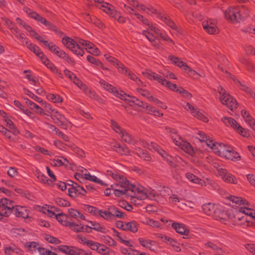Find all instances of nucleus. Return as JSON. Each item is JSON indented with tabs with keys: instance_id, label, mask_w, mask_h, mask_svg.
Masks as SVG:
<instances>
[{
	"instance_id": "obj_28",
	"label": "nucleus",
	"mask_w": 255,
	"mask_h": 255,
	"mask_svg": "<svg viewBox=\"0 0 255 255\" xmlns=\"http://www.w3.org/2000/svg\"><path fill=\"white\" fill-rule=\"evenodd\" d=\"M67 217H69L77 221L86 220L85 216L79 210L73 208L67 209Z\"/></svg>"
},
{
	"instance_id": "obj_37",
	"label": "nucleus",
	"mask_w": 255,
	"mask_h": 255,
	"mask_svg": "<svg viewBox=\"0 0 255 255\" xmlns=\"http://www.w3.org/2000/svg\"><path fill=\"white\" fill-rule=\"evenodd\" d=\"M13 207V202L12 200L5 198L0 199V208L2 210H7L6 211H9V215Z\"/></svg>"
},
{
	"instance_id": "obj_2",
	"label": "nucleus",
	"mask_w": 255,
	"mask_h": 255,
	"mask_svg": "<svg viewBox=\"0 0 255 255\" xmlns=\"http://www.w3.org/2000/svg\"><path fill=\"white\" fill-rule=\"evenodd\" d=\"M134 14L136 16L137 18L142 22V24L146 27L145 29L142 30L141 34L145 36L153 45L156 46V36L155 34L160 37L168 44H174L173 40L166 33L159 29L155 24H153L141 14L136 13H135Z\"/></svg>"
},
{
	"instance_id": "obj_39",
	"label": "nucleus",
	"mask_w": 255,
	"mask_h": 255,
	"mask_svg": "<svg viewBox=\"0 0 255 255\" xmlns=\"http://www.w3.org/2000/svg\"><path fill=\"white\" fill-rule=\"evenodd\" d=\"M24 100H25L26 104L30 107L31 110H35V112L36 113L41 116L45 115L44 109L40 107L35 103L29 100L27 98H24Z\"/></svg>"
},
{
	"instance_id": "obj_50",
	"label": "nucleus",
	"mask_w": 255,
	"mask_h": 255,
	"mask_svg": "<svg viewBox=\"0 0 255 255\" xmlns=\"http://www.w3.org/2000/svg\"><path fill=\"white\" fill-rule=\"evenodd\" d=\"M47 99L55 104L61 103L63 102V99L61 96L56 94L48 93L46 95Z\"/></svg>"
},
{
	"instance_id": "obj_35",
	"label": "nucleus",
	"mask_w": 255,
	"mask_h": 255,
	"mask_svg": "<svg viewBox=\"0 0 255 255\" xmlns=\"http://www.w3.org/2000/svg\"><path fill=\"white\" fill-rule=\"evenodd\" d=\"M97 7L109 14L111 17H112V15H114L116 11L112 5L106 2H102V3L97 5Z\"/></svg>"
},
{
	"instance_id": "obj_5",
	"label": "nucleus",
	"mask_w": 255,
	"mask_h": 255,
	"mask_svg": "<svg viewBox=\"0 0 255 255\" xmlns=\"http://www.w3.org/2000/svg\"><path fill=\"white\" fill-rule=\"evenodd\" d=\"M217 90L220 95L219 100L222 104L226 105L232 111L237 108V102L227 93L224 89L219 86L217 87Z\"/></svg>"
},
{
	"instance_id": "obj_17",
	"label": "nucleus",
	"mask_w": 255,
	"mask_h": 255,
	"mask_svg": "<svg viewBox=\"0 0 255 255\" xmlns=\"http://www.w3.org/2000/svg\"><path fill=\"white\" fill-rule=\"evenodd\" d=\"M225 18L232 22H238L241 19V14L239 7H229L224 13Z\"/></svg>"
},
{
	"instance_id": "obj_12",
	"label": "nucleus",
	"mask_w": 255,
	"mask_h": 255,
	"mask_svg": "<svg viewBox=\"0 0 255 255\" xmlns=\"http://www.w3.org/2000/svg\"><path fill=\"white\" fill-rule=\"evenodd\" d=\"M207 143V146L210 147L216 154L223 158L225 157L229 145L221 142H215L213 140H208Z\"/></svg>"
},
{
	"instance_id": "obj_7",
	"label": "nucleus",
	"mask_w": 255,
	"mask_h": 255,
	"mask_svg": "<svg viewBox=\"0 0 255 255\" xmlns=\"http://www.w3.org/2000/svg\"><path fill=\"white\" fill-rule=\"evenodd\" d=\"M169 58L173 64L179 67L181 70L184 71L189 77L195 79H198L200 77V75L198 72L191 69L179 58L174 56H170Z\"/></svg>"
},
{
	"instance_id": "obj_51",
	"label": "nucleus",
	"mask_w": 255,
	"mask_h": 255,
	"mask_svg": "<svg viewBox=\"0 0 255 255\" xmlns=\"http://www.w3.org/2000/svg\"><path fill=\"white\" fill-rule=\"evenodd\" d=\"M3 250L6 255H11L13 253L19 254L21 252V250L13 244L4 247Z\"/></svg>"
},
{
	"instance_id": "obj_60",
	"label": "nucleus",
	"mask_w": 255,
	"mask_h": 255,
	"mask_svg": "<svg viewBox=\"0 0 255 255\" xmlns=\"http://www.w3.org/2000/svg\"><path fill=\"white\" fill-rule=\"evenodd\" d=\"M67 227L75 232H82L84 230V227L81 224H76L73 222H70L68 223Z\"/></svg>"
},
{
	"instance_id": "obj_38",
	"label": "nucleus",
	"mask_w": 255,
	"mask_h": 255,
	"mask_svg": "<svg viewBox=\"0 0 255 255\" xmlns=\"http://www.w3.org/2000/svg\"><path fill=\"white\" fill-rule=\"evenodd\" d=\"M241 115L245 122L255 131V120L250 114L246 110H243L241 111Z\"/></svg>"
},
{
	"instance_id": "obj_57",
	"label": "nucleus",
	"mask_w": 255,
	"mask_h": 255,
	"mask_svg": "<svg viewBox=\"0 0 255 255\" xmlns=\"http://www.w3.org/2000/svg\"><path fill=\"white\" fill-rule=\"evenodd\" d=\"M5 122L6 123V126L12 130L13 134L17 135L19 133L18 129L9 118H5Z\"/></svg>"
},
{
	"instance_id": "obj_26",
	"label": "nucleus",
	"mask_w": 255,
	"mask_h": 255,
	"mask_svg": "<svg viewBox=\"0 0 255 255\" xmlns=\"http://www.w3.org/2000/svg\"><path fill=\"white\" fill-rule=\"evenodd\" d=\"M171 226L178 234L181 235L188 236L189 233V230L188 227L183 223L174 222L172 221Z\"/></svg>"
},
{
	"instance_id": "obj_33",
	"label": "nucleus",
	"mask_w": 255,
	"mask_h": 255,
	"mask_svg": "<svg viewBox=\"0 0 255 255\" xmlns=\"http://www.w3.org/2000/svg\"><path fill=\"white\" fill-rule=\"evenodd\" d=\"M115 237H117V239L119 242L125 246L131 248L133 247V241L129 239L125 235L121 234L118 232H116L115 233Z\"/></svg>"
},
{
	"instance_id": "obj_1",
	"label": "nucleus",
	"mask_w": 255,
	"mask_h": 255,
	"mask_svg": "<svg viewBox=\"0 0 255 255\" xmlns=\"http://www.w3.org/2000/svg\"><path fill=\"white\" fill-rule=\"evenodd\" d=\"M107 174L113 179L115 182L112 186L116 196L121 197L130 191L133 197L139 200H144L148 197L147 190L140 185L130 184L122 174L113 170H108Z\"/></svg>"
},
{
	"instance_id": "obj_11",
	"label": "nucleus",
	"mask_w": 255,
	"mask_h": 255,
	"mask_svg": "<svg viewBox=\"0 0 255 255\" xmlns=\"http://www.w3.org/2000/svg\"><path fill=\"white\" fill-rule=\"evenodd\" d=\"M222 122L227 126H230L242 136L248 137L250 135V132L247 129L242 128L237 122L231 117H223Z\"/></svg>"
},
{
	"instance_id": "obj_30",
	"label": "nucleus",
	"mask_w": 255,
	"mask_h": 255,
	"mask_svg": "<svg viewBox=\"0 0 255 255\" xmlns=\"http://www.w3.org/2000/svg\"><path fill=\"white\" fill-rule=\"evenodd\" d=\"M138 241L143 248L150 251L154 252L155 251V242L145 238H139Z\"/></svg>"
},
{
	"instance_id": "obj_61",
	"label": "nucleus",
	"mask_w": 255,
	"mask_h": 255,
	"mask_svg": "<svg viewBox=\"0 0 255 255\" xmlns=\"http://www.w3.org/2000/svg\"><path fill=\"white\" fill-rule=\"evenodd\" d=\"M24 247L31 252H35L36 250H38L39 245L35 242H26L24 244Z\"/></svg>"
},
{
	"instance_id": "obj_22",
	"label": "nucleus",
	"mask_w": 255,
	"mask_h": 255,
	"mask_svg": "<svg viewBox=\"0 0 255 255\" xmlns=\"http://www.w3.org/2000/svg\"><path fill=\"white\" fill-rule=\"evenodd\" d=\"M218 175L221 176L222 179L227 183L237 184L238 182L237 178L225 168H219Z\"/></svg>"
},
{
	"instance_id": "obj_14",
	"label": "nucleus",
	"mask_w": 255,
	"mask_h": 255,
	"mask_svg": "<svg viewBox=\"0 0 255 255\" xmlns=\"http://www.w3.org/2000/svg\"><path fill=\"white\" fill-rule=\"evenodd\" d=\"M1 19L4 22L5 25L11 30L13 34L21 41V42L27 44V38L24 34L20 33L19 29L15 26V25L9 19L5 17H1Z\"/></svg>"
},
{
	"instance_id": "obj_43",
	"label": "nucleus",
	"mask_w": 255,
	"mask_h": 255,
	"mask_svg": "<svg viewBox=\"0 0 255 255\" xmlns=\"http://www.w3.org/2000/svg\"><path fill=\"white\" fill-rule=\"evenodd\" d=\"M41 62L47 67V68L49 69L53 73L61 76V73L58 69L52 64L50 60L46 56L42 58Z\"/></svg>"
},
{
	"instance_id": "obj_27",
	"label": "nucleus",
	"mask_w": 255,
	"mask_h": 255,
	"mask_svg": "<svg viewBox=\"0 0 255 255\" xmlns=\"http://www.w3.org/2000/svg\"><path fill=\"white\" fill-rule=\"evenodd\" d=\"M13 212L17 217H20L24 219L29 218V210L26 207L20 206H16L13 208Z\"/></svg>"
},
{
	"instance_id": "obj_41",
	"label": "nucleus",
	"mask_w": 255,
	"mask_h": 255,
	"mask_svg": "<svg viewBox=\"0 0 255 255\" xmlns=\"http://www.w3.org/2000/svg\"><path fill=\"white\" fill-rule=\"evenodd\" d=\"M109 210L111 218L113 217L119 219H124L126 216L124 213H123L119 208L114 206H111L109 207Z\"/></svg>"
},
{
	"instance_id": "obj_3",
	"label": "nucleus",
	"mask_w": 255,
	"mask_h": 255,
	"mask_svg": "<svg viewBox=\"0 0 255 255\" xmlns=\"http://www.w3.org/2000/svg\"><path fill=\"white\" fill-rule=\"evenodd\" d=\"M128 4L133 7L136 8L138 10L145 12L148 14H155L161 21L174 30H177V27L174 22L170 19V17L165 14H162L157 9L151 6H146L143 4H140L134 0H126Z\"/></svg>"
},
{
	"instance_id": "obj_34",
	"label": "nucleus",
	"mask_w": 255,
	"mask_h": 255,
	"mask_svg": "<svg viewBox=\"0 0 255 255\" xmlns=\"http://www.w3.org/2000/svg\"><path fill=\"white\" fill-rule=\"evenodd\" d=\"M22 44L27 45L28 48L31 51H32L36 56H37L41 60H42V58L46 57V55L43 53L40 48L35 44L33 43H28V40L27 39V44H25L24 42H21Z\"/></svg>"
},
{
	"instance_id": "obj_23",
	"label": "nucleus",
	"mask_w": 255,
	"mask_h": 255,
	"mask_svg": "<svg viewBox=\"0 0 255 255\" xmlns=\"http://www.w3.org/2000/svg\"><path fill=\"white\" fill-rule=\"evenodd\" d=\"M244 212L240 211V208L235 213L232 212L229 213V218L235 224L237 225H243L244 223H246L247 219L242 214Z\"/></svg>"
},
{
	"instance_id": "obj_29",
	"label": "nucleus",
	"mask_w": 255,
	"mask_h": 255,
	"mask_svg": "<svg viewBox=\"0 0 255 255\" xmlns=\"http://www.w3.org/2000/svg\"><path fill=\"white\" fill-rule=\"evenodd\" d=\"M219 206L211 203L205 204L203 205L202 209L204 213L210 216H214L218 214Z\"/></svg>"
},
{
	"instance_id": "obj_18",
	"label": "nucleus",
	"mask_w": 255,
	"mask_h": 255,
	"mask_svg": "<svg viewBox=\"0 0 255 255\" xmlns=\"http://www.w3.org/2000/svg\"><path fill=\"white\" fill-rule=\"evenodd\" d=\"M182 106L185 110L189 112L194 117L204 122H208V118L201 111H200L199 109L194 108L189 103H185L183 104Z\"/></svg>"
},
{
	"instance_id": "obj_53",
	"label": "nucleus",
	"mask_w": 255,
	"mask_h": 255,
	"mask_svg": "<svg viewBox=\"0 0 255 255\" xmlns=\"http://www.w3.org/2000/svg\"><path fill=\"white\" fill-rule=\"evenodd\" d=\"M76 240L77 242L81 244L86 245L91 249L94 243V241L88 240L85 237L82 235H78L76 237Z\"/></svg>"
},
{
	"instance_id": "obj_46",
	"label": "nucleus",
	"mask_w": 255,
	"mask_h": 255,
	"mask_svg": "<svg viewBox=\"0 0 255 255\" xmlns=\"http://www.w3.org/2000/svg\"><path fill=\"white\" fill-rule=\"evenodd\" d=\"M13 104L20 111L22 112L28 117L31 118H34L33 114L29 110L23 106L19 101L15 100L13 101Z\"/></svg>"
},
{
	"instance_id": "obj_6",
	"label": "nucleus",
	"mask_w": 255,
	"mask_h": 255,
	"mask_svg": "<svg viewBox=\"0 0 255 255\" xmlns=\"http://www.w3.org/2000/svg\"><path fill=\"white\" fill-rule=\"evenodd\" d=\"M217 90L220 95L219 100L222 104L226 105L232 111L237 108V102L227 93L224 89L219 86L217 87Z\"/></svg>"
},
{
	"instance_id": "obj_10",
	"label": "nucleus",
	"mask_w": 255,
	"mask_h": 255,
	"mask_svg": "<svg viewBox=\"0 0 255 255\" xmlns=\"http://www.w3.org/2000/svg\"><path fill=\"white\" fill-rule=\"evenodd\" d=\"M141 144L144 147L148 148L152 151L158 153L165 160L169 163L172 162V157L169 155L165 151L161 148L156 143L148 142L145 140H141Z\"/></svg>"
},
{
	"instance_id": "obj_20",
	"label": "nucleus",
	"mask_w": 255,
	"mask_h": 255,
	"mask_svg": "<svg viewBox=\"0 0 255 255\" xmlns=\"http://www.w3.org/2000/svg\"><path fill=\"white\" fill-rule=\"evenodd\" d=\"M91 250L97 251L102 255H115V252L103 244L94 242Z\"/></svg>"
},
{
	"instance_id": "obj_13",
	"label": "nucleus",
	"mask_w": 255,
	"mask_h": 255,
	"mask_svg": "<svg viewBox=\"0 0 255 255\" xmlns=\"http://www.w3.org/2000/svg\"><path fill=\"white\" fill-rule=\"evenodd\" d=\"M53 122L63 129H67L71 126V123L68 121L65 116L60 113L57 109L50 116Z\"/></svg>"
},
{
	"instance_id": "obj_4",
	"label": "nucleus",
	"mask_w": 255,
	"mask_h": 255,
	"mask_svg": "<svg viewBox=\"0 0 255 255\" xmlns=\"http://www.w3.org/2000/svg\"><path fill=\"white\" fill-rule=\"evenodd\" d=\"M141 74L145 77L150 80H156L162 86H165L168 89L179 92L181 94L184 98L190 99L191 98V95L187 91L182 88H177L176 84H172L165 79L158 75L157 73L153 72L150 70L145 69L141 72Z\"/></svg>"
},
{
	"instance_id": "obj_44",
	"label": "nucleus",
	"mask_w": 255,
	"mask_h": 255,
	"mask_svg": "<svg viewBox=\"0 0 255 255\" xmlns=\"http://www.w3.org/2000/svg\"><path fill=\"white\" fill-rule=\"evenodd\" d=\"M138 227L139 224L138 223L134 220H131L129 222H127L125 231L135 234L138 231Z\"/></svg>"
},
{
	"instance_id": "obj_59",
	"label": "nucleus",
	"mask_w": 255,
	"mask_h": 255,
	"mask_svg": "<svg viewBox=\"0 0 255 255\" xmlns=\"http://www.w3.org/2000/svg\"><path fill=\"white\" fill-rule=\"evenodd\" d=\"M84 179H86L101 185H104V183L103 181L97 178L96 176L91 175L88 172H87L86 174H85Z\"/></svg>"
},
{
	"instance_id": "obj_48",
	"label": "nucleus",
	"mask_w": 255,
	"mask_h": 255,
	"mask_svg": "<svg viewBox=\"0 0 255 255\" xmlns=\"http://www.w3.org/2000/svg\"><path fill=\"white\" fill-rule=\"evenodd\" d=\"M179 147L192 156L194 155L195 153L194 150L191 145L186 141L183 140Z\"/></svg>"
},
{
	"instance_id": "obj_36",
	"label": "nucleus",
	"mask_w": 255,
	"mask_h": 255,
	"mask_svg": "<svg viewBox=\"0 0 255 255\" xmlns=\"http://www.w3.org/2000/svg\"><path fill=\"white\" fill-rule=\"evenodd\" d=\"M225 158L237 161L241 159V156L239 153L235 151L233 147L229 146Z\"/></svg>"
},
{
	"instance_id": "obj_9",
	"label": "nucleus",
	"mask_w": 255,
	"mask_h": 255,
	"mask_svg": "<svg viewBox=\"0 0 255 255\" xmlns=\"http://www.w3.org/2000/svg\"><path fill=\"white\" fill-rule=\"evenodd\" d=\"M64 73L67 77L72 81L73 83L80 89L83 90L86 94L88 95L91 98H95L94 93L92 92L86 85L78 79L74 73L67 69L64 70Z\"/></svg>"
},
{
	"instance_id": "obj_25",
	"label": "nucleus",
	"mask_w": 255,
	"mask_h": 255,
	"mask_svg": "<svg viewBox=\"0 0 255 255\" xmlns=\"http://www.w3.org/2000/svg\"><path fill=\"white\" fill-rule=\"evenodd\" d=\"M165 131L170 135L175 145L179 147V146L181 145L184 140L177 134L175 129L169 127H166L165 128Z\"/></svg>"
},
{
	"instance_id": "obj_19",
	"label": "nucleus",
	"mask_w": 255,
	"mask_h": 255,
	"mask_svg": "<svg viewBox=\"0 0 255 255\" xmlns=\"http://www.w3.org/2000/svg\"><path fill=\"white\" fill-rule=\"evenodd\" d=\"M202 25L204 30L210 34H215L219 32L216 21L214 19L207 18L203 21Z\"/></svg>"
},
{
	"instance_id": "obj_8",
	"label": "nucleus",
	"mask_w": 255,
	"mask_h": 255,
	"mask_svg": "<svg viewBox=\"0 0 255 255\" xmlns=\"http://www.w3.org/2000/svg\"><path fill=\"white\" fill-rule=\"evenodd\" d=\"M80 39H79L77 41H75L72 38L66 36L63 38L62 42L66 48H68L75 54L83 56L84 51L81 47V44L79 43Z\"/></svg>"
},
{
	"instance_id": "obj_31",
	"label": "nucleus",
	"mask_w": 255,
	"mask_h": 255,
	"mask_svg": "<svg viewBox=\"0 0 255 255\" xmlns=\"http://www.w3.org/2000/svg\"><path fill=\"white\" fill-rule=\"evenodd\" d=\"M105 59L110 63L116 66L121 73H126L127 68L120 62H119L116 58L111 56L105 54L104 55Z\"/></svg>"
},
{
	"instance_id": "obj_24",
	"label": "nucleus",
	"mask_w": 255,
	"mask_h": 255,
	"mask_svg": "<svg viewBox=\"0 0 255 255\" xmlns=\"http://www.w3.org/2000/svg\"><path fill=\"white\" fill-rule=\"evenodd\" d=\"M79 43L81 44V46H84L89 53L95 56L100 55V52L99 49L91 42L83 39H80Z\"/></svg>"
},
{
	"instance_id": "obj_40",
	"label": "nucleus",
	"mask_w": 255,
	"mask_h": 255,
	"mask_svg": "<svg viewBox=\"0 0 255 255\" xmlns=\"http://www.w3.org/2000/svg\"><path fill=\"white\" fill-rule=\"evenodd\" d=\"M85 221L90 224V225H87V226L90 229L103 233H106L108 231L105 226L101 225L98 222L95 221H88L86 219Z\"/></svg>"
},
{
	"instance_id": "obj_49",
	"label": "nucleus",
	"mask_w": 255,
	"mask_h": 255,
	"mask_svg": "<svg viewBox=\"0 0 255 255\" xmlns=\"http://www.w3.org/2000/svg\"><path fill=\"white\" fill-rule=\"evenodd\" d=\"M141 222L143 224L149 226L152 228H161V226L159 222L147 217L144 218Z\"/></svg>"
},
{
	"instance_id": "obj_56",
	"label": "nucleus",
	"mask_w": 255,
	"mask_h": 255,
	"mask_svg": "<svg viewBox=\"0 0 255 255\" xmlns=\"http://www.w3.org/2000/svg\"><path fill=\"white\" fill-rule=\"evenodd\" d=\"M41 106L43 107V109H44V111L45 113V115L47 116L50 117L54 113V111L56 110V109L53 108L50 104L47 103L46 101L42 103Z\"/></svg>"
},
{
	"instance_id": "obj_21",
	"label": "nucleus",
	"mask_w": 255,
	"mask_h": 255,
	"mask_svg": "<svg viewBox=\"0 0 255 255\" xmlns=\"http://www.w3.org/2000/svg\"><path fill=\"white\" fill-rule=\"evenodd\" d=\"M71 182L72 183V186L68 189V194L70 196L75 197L79 194L83 196L86 195L87 191L83 187L73 181Z\"/></svg>"
},
{
	"instance_id": "obj_58",
	"label": "nucleus",
	"mask_w": 255,
	"mask_h": 255,
	"mask_svg": "<svg viewBox=\"0 0 255 255\" xmlns=\"http://www.w3.org/2000/svg\"><path fill=\"white\" fill-rule=\"evenodd\" d=\"M145 109L147 113L153 115L156 117H162L163 116L162 113H160L158 110H157L155 108L150 105H145Z\"/></svg>"
},
{
	"instance_id": "obj_15",
	"label": "nucleus",
	"mask_w": 255,
	"mask_h": 255,
	"mask_svg": "<svg viewBox=\"0 0 255 255\" xmlns=\"http://www.w3.org/2000/svg\"><path fill=\"white\" fill-rule=\"evenodd\" d=\"M198 172V171L197 169H194L193 173L190 172H186L185 176L186 179L190 182L201 186H206L210 181L209 179L206 178V179H203L200 178L195 175V174H197Z\"/></svg>"
},
{
	"instance_id": "obj_45",
	"label": "nucleus",
	"mask_w": 255,
	"mask_h": 255,
	"mask_svg": "<svg viewBox=\"0 0 255 255\" xmlns=\"http://www.w3.org/2000/svg\"><path fill=\"white\" fill-rule=\"evenodd\" d=\"M133 148L134 150L135 153L139 157L146 161H150L151 160V156L146 150H142L136 146L133 147Z\"/></svg>"
},
{
	"instance_id": "obj_63",
	"label": "nucleus",
	"mask_w": 255,
	"mask_h": 255,
	"mask_svg": "<svg viewBox=\"0 0 255 255\" xmlns=\"http://www.w3.org/2000/svg\"><path fill=\"white\" fill-rule=\"evenodd\" d=\"M240 211L244 212L246 215H248L255 219V210L249 208V206L240 207Z\"/></svg>"
},
{
	"instance_id": "obj_64",
	"label": "nucleus",
	"mask_w": 255,
	"mask_h": 255,
	"mask_svg": "<svg viewBox=\"0 0 255 255\" xmlns=\"http://www.w3.org/2000/svg\"><path fill=\"white\" fill-rule=\"evenodd\" d=\"M54 202L57 205L61 207H69L70 206V203L62 198H55Z\"/></svg>"
},
{
	"instance_id": "obj_52",
	"label": "nucleus",
	"mask_w": 255,
	"mask_h": 255,
	"mask_svg": "<svg viewBox=\"0 0 255 255\" xmlns=\"http://www.w3.org/2000/svg\"><path fill=\"white\" fill-rule=\"evenodd\" d=\"M31 37L35 38L40 43H42L44 46L47 47L48 48H49L50 45L53 43L51 41L44 39L42 36L39 35L36 31L33 32V34L32 35Z\"/></svg>"
},
{
	"instance_id": "obj_16",
	"label": "nucleus",
	"mask_w": 255,
	"mask_h": 255,
	"mask_svg": "<svg viewBox=\"0 0 255 255\" xmlns=\"http://www.w3.org/2000/svg\"><path fill=\"white\" fill-rule=\"evenodd\" d=\"M113 94L114 96L121 99V100L128 101L129 102L132 103L133 105H136L139 106H143L144 107V105H143V102L142 101L138 100L134 97L130 96L128 95H127L123 91H119L115 89Z\"/></svg>"
},
{
	"instance_id": "obj_55",
	"label": "nucleus",
	"mask_w": 255,
	"mask_h": 255,
	"mask_svg": "<svg viewBox=\"0 0 255 255\" xmlns=\"http://www.w3.org/2000/svg\"><path fill=\"white\" fill-rule=\"evenodd\" d=\"M229 199L233 203L238 205H243L244 207L248 206L249 203L246 200H243L241 197H237L235 196L230 195L228 197Z\"/></svg>"
},
{
	"instance_id": "obj_62",
	"label": "nucleus",
	"mask_w": 255,
	"mask_h": 255,
	"mask_svg": "<svg viewBox=\"0 0 255 255\" xmlns=\"http://www.w3.org/2000/svg\"><path fill=\"white\" fill-rule=\"evenodd\" d=\"M85 18L87 21L94 23L100 28H102L103 26V25L101 23L100 20H99L96 16L94 15H91L90 14H88L86 15Z\"/></svg>"
},
{
	"instance_id": "obj_54",
	"label": "nucleus",
	"mask_w": 255,
	"mask_h": 255,
	"mask_svg": "<svg viewBox=\"0 0 255 255\" xmlns=\"http://www.w3.org/2000/svg\"><path fill=\"white\" fill-rule=\"evenodd\" d=\"M67 215L66 214L60 213L55 215L56 219L62 225L67 227L70 221L66 220Z\"/></svg>"
},
{
	"instance_id": "obj_47",
	"label": "nucleus",
	"mask_w": 255,
	"mask_h": 255,
	"mask_svg": "<svg viewBox=\"0 0 255 255\" xmlns=\"http://www.w3.org/2000/svg\"><path fill=\"white\" fill-rule=\"evenodd\" d=\"M68 163V160L62 156L56 157L51 161V164L56 166H67Z\"/></svg>"
},
{
	"instance_id": "obj_32",
	"label": "nucleus",
	"mask_w": 255,
	"mask_h": 255,
	"mask_svg": "<svg viewBox=\"0 0 255 255\" xmlns=\"http://www.w3.org/2000/svg\"><path fill=\"white\" fill-rule=\"evenodd\" d=\"M33 14L34 15H33L32 18L44 24L48 29L56 31V27L52 23L47 21L44 17L41 16L37 13H34Z\"/></svg>"
},
{
	"instance_id": "obj_42",
	"label": "nucleus",
	"mask_w": 255,
	"mask_h": 255,
	"mask_svg": "<svg viewBox=\"0 0 255 255\" xmlns=\"http://www.w3.org/2000/svg\"><path fill=\"white\" fill-rule=\"evenodd\" d=\"M119 135L121 136L123 141L132 146H134L138 143V141L134 139L131 135L124 129Z\"/></svg>"
}]
</instances>
